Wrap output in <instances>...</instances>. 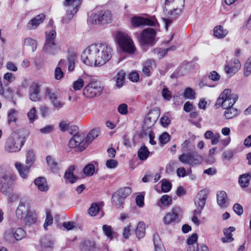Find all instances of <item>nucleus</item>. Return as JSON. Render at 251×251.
<instances>
[{"label": "nucleus", "instance_id": "f257e3e1", "mask_svg": "<svg viewBox=\"0 0 251 251\" xmlns=\"http://www.w3.org/2000/svg\"><path fill=\"white\" fill-rule=\"evenodd\" d=\"M112 52V49L106 44H94L84 50L81 58L87 65L101 66L111 59Z\"/></svg>", "mask_w": 251, "mask_h": 251}, {"label": "nucleus", "instance_id": "f03ea898", "mask_svg": "<svg viewBox=\"0 0 251 251\" xmlns=\"http://www.w3.org/2000/svg\"><path fill=\"white\" fill-rule=\"evenodd\" d=\"M184 4V0H166L164 3V12L166 18H162L165 23L166 29L181 13Z\"/></svg>", "mask_w": 251, "mask_h": 251}, {"label": "nucleus", "instance_id": "7ed1b4c3", "mask_svg": "<svg viewBox=\"0 0 251 251\" xmlns=\"http://www.w3.org/2000/svg\"><path fill=\"white\" fill-rule=\"evenodd\" d=\"M26 139L21 130L18 129L13 132L6 140L4 150L8 153L20 151L24 146Z\"/></svg>", "mask_w": 251, "mask_h": 251}, {"label": "nucleus", "instance_id": "20e7f679", "mask_svg": "<svg viewBox=\"0 0 251 251\" xmlns=\"http://www.w3.org/2000/svg\"><path fill=\"white\" fill-rule=\"evenodd\" d=\"M17 178L12 172L7 171L0 175V191L5 195H10L13 191L14 182Z\"/></svg>", "mask_w": 251, "mask_h": 251}, {"label": "nucleus", "instance_id": "39448f33", "mask_svg": "<svg viewBox=\"0 0 251 251\" xmlns=\"http://www.w3.org/2000/svg\"><path fill=\"white\" fill-rule=\"evenodd\" d=\"M112 14L108 10L95 11L89 17V22L94 25H105L111 23Z\"/></svg>", "mask_w": 251, "mask_h": 251}, {"label": "nucleus", "instance_id": "423d86ee", "mask_svg": "<svg viewBox=\"0 0 251 251\" xmlns=\"http://www.w3.org/2000/svg\"><path fill=\"white\" fill-rule=\"evenodd\" d=\"M207 198V192L206 190L200 191L195 199V204L197 209L194 211V216L192 217V221L197 225H200V221L197 215H200L205 206L206 200Z\"/></svg>", "mask_w": 251, "mask_h": 251}, {"label": "nucleus", "instance_id": "0eeeda50", "mask_svg": "<svg viewBox=\"0 0 251 251\" xmlns=\"http://www.w3.org/2000/svg\"><path fill=\"white\" fill-rule=\"evenodd\" d=\"M116 39L121 49L128 53L134 52L135 48L131 38L126 33L119 31L116 34Z\"/></svg>", "mask_w": 251, "mask_h": 251}, {"label": "nucleus", "instance_id": "6e6552de", "mask_svg": "<svg viewBox=\"0 0 251 251\" xmlns=\"http://www.w3.org/2000/svg\"><path fill=\"white\" fill-rule=\"evenodd\" d=\"M63 5L67 7L66 17L62 19L63 24L68 23L77 12L80 5L79 0H65Z\"/></svg>", "mask_w": 251, "mask_h": 251}, {"label": "nucleus", "instance_id": "1a4fd4ad", "mask_svg": "<svg viewBox=\"0 0 251 251\" xmlns=\"http://www.w3.org/2000/svg\"><path fill=\"white\" fill-rule=\"evenodd\" d=\"M178 159L183 164H188L190 166L198 165L201 162L202 158L197 151L183 152L179 156Z\"/></svg>", "mask_w": 251, "mask_h": 251}, {"label": "nucleus", "instance_id": "9d476101", "mask_svg": "<svg viewBox=\"0 0 251 251\" xmlns=\"http://www.w3.org/2000/svg\"><path fill=\"white\" fill-rule=\"evenodd\" d=\"M68 146L71 148H75L77 151H82L88 146L84 135L75 134L70 140Z\"/></svg>", "mask_w": 251, "mask_h": 251}, {"label": "nucleus", "instance_id": "9b49d317", "mask_svg": "<svg viewBox=\"0 0 251 251\" xmlns=\"http://www.w3.org/2000/svg\"><path fill=\"white\" fill-rule=\"evenodd\" d=\"M155 30L152 28H147L144 29L139 37V41L142 45L152 46L155 43Z\"/></svg>", "mask_w": 251, "mask_h": 251}, {"label": "nucleus", "instance_id": "f8f14e48", "mask_svg": "<svg viewBox=\"0 0 251 251\" xmlns=\"http://www.w3.org/2000/svg\"><path fill=\"white\" fill-rule=\"evenodd\" d=\"M102 89L97 81L90 82L86 86L83 91V94L87 98H91L100 96Z\"/></svg>", "mask_w": 251, "mask_h": 251}, {"label": "nucleus", "instance_id": "ddd939ff", "mask_svg": "<svg viewBox=\"0 0 251 251\" xmlns=\"http://www.w3.org/2000/svg\"><path fill=\"white\" fill-rule=\"evenodd\" d=\"M181 212V209L179 207H174L171 212L168 213L164 217V223L166 225L177 223L179 221V214Z\"/></svg>", "mask_w": 251, "mask_h": 251}, {"label": "nucleus", "instance_id": "4468645a", "mask_svg": "<svg viewBox=\"0 0 251 251\" xmlns=\"http://www.w3.org/2000/svg\"><path fill=\"white\" fill-rule=\"evenodd\" d=\"M47 95L54 108L58 110L64 106L65 103L60 100L57 93L53 92L49 89L47 90Z\"/></svg>", "mask_w": 251, "mask_h": 251}, {"label": "nucleus", "instance_id": "2eb2a0df", "mask_svg": "<svg viewBox=\"0 0 251 251\" xmlns=\"http://www.w3.org/2000/svg\"><path fill=\"white\" fill-rule=\"evenodd\" d=\"M132 25L134 27H139L142 25L154 26L155 22L150 19L140 17L139 16H134L131 19Z\"/></svg>", "mask_w": 251, "mask_h": 251}, {"label": "nucleus", "instance_id": "dca6fc26", "mask_svg": "<svg viewBox=\"0 0 251 251\" xmlns=\"http://www.w3.org/2000/svg\"><path fill=\"white\" fill-rule=\"evenodd\" d=\"M54 245V240L50 236H45L40 240L41 251H51Z\"/></svg>", "mask_w": 251, "mask_h": 251}, {"label": "nucleus", "instance_id": "f3484780", "mask_svg": "<svg viewBox=\"0 0 251 251\" xmlns=\"http://www.w3.org/2000/svg\"><path fill=\"white\" fill-rule=\"evenodd\" d=\"M159 117L156 111L150 112L144 119V127L150 128L153 126Z\"/></svg>", "mask_w": 251, "mask_h": 251}, {"label": "nucleus", "instance_id": "a211bd4d", "mask_svg": "<svg viewBox=\"0 0 251 251\" xmlns=\"http://www.w3.org/2000/svg\"><path fill=\"white\" fill-rule=\"evenodd\" d=\"M27 198H21L19 205L16 211V214L18 218L22 219L25 214V213L27 211L28 204L27 203Z\"/></svg>", "mask_w": 251, "mask_h": 251}, {"label": "nucleus", "instance_id": "6ab92c4d", "mask_svg": "<svg viewBox=\"0 0 251 251\" xmlns=\"http://www.w3.org/2000/svg\"><path fill=\"white\" fill-rule=\"evenodd\" d=\"M45 18V15L44 14H39L34 17L29 21L27 24V29L28 30H33L42 23Z\"/></svg>", "mask_w": 251, "mask_h": 251}, {"label": "nucleus", "instance_id": "aec40b11", "mask_svg": "<svg viewBox=\"0 0 251 251\" xmlns=\"http://www.w3.org/2000/svg\"><path fill=\"white\" fill-rule=\"evenodd\" d=\"M241 67V64L239 60L236 58H233L231 60V64L226 65L225 70L227 74H234L238 71Z\"/></svg>", "mask_w": 251, "mask_h": 251}, {"label": "nucleus", "instance_id": "412c9836", "mask_svg": "<svg viewBox=\"0 0 251 251\" xmlns=\"http://www.w3.org/2000/svg\"><path fill=\"white\" fill-rule=\"evenodd\" d=\"M15 167L17 170L20 176L26 179L28 177V174L29 173V171L30 167L28 165H25L24 166L21 163L19 162H17L15 163Z\"/></svg>", "mask_w": 251, "mask_h": 251}, {"label": "nucleus", "instance_id": "4be33fe9", "mask_svg": "<svg viewBox=\"0 0 251 251\" xmlns=\"http://www.w3.org/2000/svg\"><path fill=\"white\" fill-rule=\"evenodd\" d=\"M238 99V95L235 94H232L231 90L229 89V96L224 98V109L227 108L228 107H233Z\"/></svg>", "mask_w": 251, "mask_h": 251}, {"label": "nucleus", "instance_id": "5701e85b", "mask_svg": "<svg viewBox=\"0 0 251 251\" xmlns=\"http://www.w3.org/2000/svg\"><path fill=\"white\" fill-rule=\"evenodd\" d=\"M59 49V47L55 43H45L43 50L47 54L54 55L57 52Z\"/></svg>", "mask_w": 251, "mask_h": 251}, {"label": "nucleus", "instance_id": "b1692460", "mask_svg": "<svg viewBox=\"0 0 251 251\" xmlns=\"http://www.w3.org/2000/svg\"><path fill=\"white\" fill-rule=\"evenodd\" d=\"M34 183L41 191L46 192L49 189L46 179L43 177H39L36 178L34 180Z\"/></svg>", "mask_w": 251, "mask_h": 251}, {"label": "nucleus", "instance_id": "393cba45", "mask_svg": "<svg viewBox=\"0 0 251 251\" xmlns=\"http://www.w3.org/2000/svg\"><path fill=\"white\" fill-rule=\"evenodd\" d=\"M217 200L218 205L221 207L225 208L227 206V195L225 191H221L217 193Z\"/></svg>", "mask_w": 251, "mask_h": 251}, {"label": "nucleus", "instance_id": "a878e982", "mask_svg": "<svg viewBox=\"0 0 251 251\" xmlns=\"http://www.w3.org/2000/svg\"><path fill=\"white\" fill-rule=\"evenodd\" d=\"M235 230V228L233 226H230L227 228L224 229V234L225 237H222L221 240L223 243H230L233 240L232 232Z\"/></svg>", "mask_w": 251, "mask_h": 251}, {"label": "nucleus", "instance_id": "bb28decb", "mask_svg": "<svg viewBox=\"0 0 251 251\" xmlns=\"http://www.w3.org/2000/svg\"><path fill=\"white\" fill-rule=\"evenodd\" d=\"M124 201L125 199L121 197L116 192L112 195L111 198L112 204L116 208L122 207L124 204Z\"/></svg>", "mask_w": 251, "mask_h": 251}, {"label": "nucleus", "instance_id": "cd10ccee", "mask_svg": "<svg viewBox=\"0 0 251 251\" xmlns=\"http://www.w3.org/2000/svg\"><path fill=\"white\" fill-rule=\"evenodd\" d=\"M213 32L215 37L223 39L228 34V30L222 25H217L214 27Z\"/></svg>", "mask_w": 251, "mask_h": 251}, {"label": "nucleus", "instance_id": "c85d7f7f", "mask_svg": "<svg viewBox=\"0 0 251 251\" xmlns=\"http://www.w3.org/2000/svg\"><path fill=\"white\" fill-rule=\"evenodd\" d=\"M75 170V166H71L65 173V178L71 183H74L78 179V177L74 174Z\"/></svg>", "mask_w": 251, "mask_h": 251}, {"label": "nucleus", "instance_id": "c756f323", "mask_svg": "<svg viewBox=\"0 0 251 251\" xmlns=\"http://www.w3.org/2000/svg\"><path fill=\"white\" fill-rule=\"evenodd\" d=\"M29 93L31 100L37 101L39 100V88L37 84H33L29 87Z\"/></svg>", "mask_w": 251, "mask_h": 251}, {"label": "nucleus", "instance_id": "7c9ffc66", "mask_svg": "<svg viewBox=\"0 0 251 251\" xmlns=\"http://www.w3.org/2000/svg\"><path fill=\"white\" fill-rule=\"evenodd\" d=\"M224 116L226 119L229 120L234 118L237 117L239 112L237 109L234 108L233 107H228L227 108L225 109Z\"/></svg>", "mask_w": 251, "mask_h": 251}, {"label": "nucleus", "instance_id": "2f4dec72", "mask_svg": "<svg viewBox=\"0 0 251 251\" xmlns=\"http://www.w3.org/2000/svg\"><path fill=\"white\" fill-rule=\"evenodd\" d=\"M251 176L250 173H246L241 175L239 178V184L242 188L247 187L250 183Z\"/></svg>", "mask_w": 251, "mask_h": 251}, {"label": "nucleus", "instance_id": "473e14b6", "mask_svg": "<svg viewBox=\"0 0 251 251\" xmlns=\"http://www.w3.org/2000/svg\"><path fill=\"white\" fill-rule=\"evenodd\" d=\"M3 239L8 243L14 244L16 242L12 228H9L5 231L3 234Z\"/></svg>", "mask_w": 251, "mask_h": 251}, {"label": "nucleus", "instance_id": "72a5a7b5", "mask_svg": "<svg viewBox=\"0 0 251 251\" xmlns=\"http://www.w3.org/2000/svg\"><path fill=\"white\" fill-rule=\"evenodd\" d=\"M24 223L26 225L34 224L36 221V214L35 212L31 211L27 212L26 215L24 218Z\"/></svg>", "mask_w": 251, "mask_h": 251}, {"label": "nucleus", "instance_id": "f704fd0d", "mask_svg": "<svg viewBox=\"0 0 251 251\" xmlns=\"http://www.w3.org/2000/svg\"><path fill=\"white\" fill-rule=\"evenodd\" d=\"M136 237L140 239L143 238L145 235V225L143 222H139L135 231Z\"/></svg>", "mask_w": 251, "mask_h": 251}, {"label": "nucleus", "instance_id": "c9c22d12", "mask_svg": "<svg viewBox=\"0 0 251 251\" xmlns=\"http://www.w3.org/2000/svg\"><path fill=\"white\" fill-rule=\"evenodd\" d=\"M138 157L140 160H146L149 156L150 151L145 145L142 146L138 151Z\"/></svg>", "mask_w": 251, "mask_h": 251}, {"label": "nucleus", "instance_id": "e433bc0d", "mask_svg": "<svg viewBox=\"0 0 251 251\" xmlns=\"http://www.w3.org/2000/svg\"><path fill=\"white\" fill-rule=\"evenodd\" d=\"M64 65L65 60H60L58 62V65L59 67H56L54 71V77L56 79L60 80L63 76L64 73L61 68L63 67Z\"/></svg>", "mask_w": 251, "mask_h": 251}, {"label": "nucleus", "instance_id": "4c0bfd02", "mask_svg": "<svg viewBox=\"0 0 251 251\" xmlns=\"http://www.w3.org/2000/svg\"><path fill=\"white\" fill-rule=\"evenodd\" d=\"M229 94V89H225L220 95L218 99L217 100L215 103V106L218 108L222 106L224 109V98L227 97Z\"/></svg>", "mask_w": 251, "mask_h": 251}, {"label": "nucleus", "instance_id": "58836bf2", "mask_svg": "<svg viewBox=\"0 0 251 251\" xmlns=\"http://www.w3.org/2000/svg\"><path fill=\"white\" fill-rule=\"evenodd\" d=\"M46 162L48 165L53 172H56L58 170V164L51 155L46 157Z\"/></svg>", "mask_w": 251, "mask_h": 251}, {"label": "nucleus", "instance_id": "ea45409f", "mask_svg": "<svg viewBox=\"0 0 251 251\" xmlns=\"http://www.w3.org/2000/svg\"><path fill=\"white\" fill-rule=\"evenodd\" d=\"M36 157L34 151L32 150H28L26 151L25 164L26 165L31 167L35 161Z\"/></svg>", "mask_w": 251, "mask_h": 251}, {"label": "nucleus", "instance_id": "a19ab883", "mask_svg": "<svg viewBox=\"0 0 251 251\" xmlns=\"http://www.w3.org/2000/svg\"><path fill=\"white\" fill-rule=\"evenodd\" d=\"M153 241L155 249V251H165V249L161 242L159 235L157 234H154L153 236Z\"/></svg>", "mask_w": 251, "mask_h": 251}, {"label": "nucleus", "instance_id": "79ce46f5", "mask_svg": "<svg viewBox=\"0 0 251 251\" xmlns=\"http://www.w3.org/2000/svg\"><path fill=\"white\" fill-rule=\"evenodd\" d=\"M12 229L13 230L16 242L21 240L25 237L26 232L22 228L18 227Z\"/></svg>", "mask_w": 251, "mask_h": 251}, {"label": "nucleus", "instance_id": "37998d69", "mask_svg": "<svg viewBox=\"0 0 251 251\" xmlns=\"http://www.w3.org/2000/svg\"><path fill=\"white\" fill-rule=\"evenodd\" d=\"M102 231L108 239L112 240L114 238L115 232L113 231L111 226L107 225H104L102 227Z\"/></svg>", "mask_w": 251, "mask_h": 251}, {"label": "nucleus", "instance_id": "c03bdc74", "mask_svg": "<svg viewBox=\"0 0 251 251\" xmlns=\"http://www.w3.org/2000/svg\"><path fill=\"white\" fill-rule=\"evenodd\" d=\"M121 197L125 199L129 196L132 193L131 188L129 187H124L121 188L116 191Z\"/></svg>", "mask_w": 251, "mask_h": 251}, {"label": "nucleus", "instance_id": "a18cd8bd", "mask_svg": "<svg viewBox=\"0 0 251 251\" xmlns=\"http://www.w3.org/2000/svg\"><path fill=\"white\" fill-rule=\"evenodd\" d=\"M75 57L73 54L68 56L67 58V62L65 61V66L68 65V70L69 72H72L75 68Z\"/></svg>", "mask_w": 251, "mask_h": 251}, {"label": "nucleus", "instance_id": "49530a36", "mask_svg": "<svg viewBox=\"0 0 251 251\" xmlns=\"http://www.w3.org/2000/svg\"><path fill=\"white\" fill-rule=\"evenodd\" d=\"M172 201V199L169 195H164L160 198L158 205L160 207L162 206H169L171 204Z\"/></svg>", "mask_w": 251, "mask_h": 251}, {"label": "nucleus", "instance_id": "de8ad7c7", "mask_svg": "<svg viewBox=\"0 0 251 251\" xmlns=\"http://www.w3.org/2000/svg\"><path fill=\"white\" fill-rule=\"evenodd\" d=\"M99 133V129L96 128L91 130L89 132L86 137L85 138V140L88 145H89L95 138L98 136Z\"/></svg>", "mask_w": 251, "mask_h": 251}, {"label": "nucleus", "instance_id": "09e8293b", "mask_svg": "<svg viewBox=\"0 0 251 251\" xmlns=\"http://www.w3.org/2000/svg\"><path fill=\"white\" fill-rule=\"evenodd\" d=\"M183 96L185 99L194 100L196 98V93L192 88L187 87L184 91Z\"/></svg>", "mask_w": 251, "mask_h": 251}, {"label": "nucleus", "instance_id": "8fccbe9b", "mask_svg": "<svg viewBox=\"0 0 251 251\" xmlns=\"http://www.w3.org/2000/svg\"><path fill=\"white\" fill-rule=\"evenodd\" d=\"M195 147L194 144L191 142L190 139L186 140L181 144V149L183 152H187L192 150Z\"/></svg>", "mask_w": 251, "mask_h": 251}, {"label": "nucleus", "instance_id": "3c124183", "mask_svg": "<svg viewBox=\"0 0 251 251\" xmlns=\"http://www.w3.org/2000/svg\"><path fill=\"white\" fill-rule=\"evenodd\" d=\"M56 33L54 30H51L49 32H46L45 43H53L55 42Z\"/></svg>", "mask_w": 251, "mask_h": 251}, {"label": "nucleus", "instance_id": "603ef678", "mask_svg": "<svg viewBox=\"0 0 251 251\" xmlns=\"http://www.w3.org/2000/svg\"><path fill=\"white\" fill-rule=\"evenodd\" d=\"M244 75L248 76L251 74V55L246 60L244 66Z\"/></svg>", "mask_w": 251, "mask_h": 251}, {"label": "nucleus", "instance_id": "864d4df0", "mask_svg": "<svg viewBox=\"0 0 251 251\" xmlns=\"http://www.w3.org/2000/svg\"><path fill=\"white\" fill-rule=\"evenodd\" d=\"M18 111L14 109H10L8 113L7 123L9 125L12 122H16L17 119Z\"/></svg>", "mask_w": 251, "mask_h": 251}, {"label": "nucleus", "instance_id": "5fc2aeb1", "mask_svg": "<svg viewBox=\"0 0 251 251\" xmlns=\"http://www.w3.org/2000/svg\"><path fill=\"white\" fill-rule=\"evenodd\" d=\"M24 44L25 46L30 47L33 52H34L37 48L36 41L30 38H25L24 40Z\"/></svg>", "mask_w": 251, "mask_h": 251}, {"label": "nucleus", "instance_id": "6e6d98bb", "mask_svg": "<svg viewBox=\"0 0 251 251\" xmlns=\"http://www.w3.org/2000/svg\"><path fill=\"white\" fill-rule=\"evenodd\" d=\"M125 73L123 70L119 72L117 75L116 85L120 88L123 85V81L125 77Z\"/></svg>", "mask_w": 251, "mask_h": 251}, {"label": "nucleus", "instance_id": "4d7b16f0", "mask_svg": "<svg viewBox=\"0 0 251 251\" xmlns=\"http://www.w3.org/2000/svg\"><path fill=\"white\" fill-rule=\"evenodd\" d=\"M0 95L4 96L5 97L10 99L12 98V90L10 88L6 89L5 92H4V88L2 83L1 78H0Z\"/></svg>", "mask_w": 251, "mask_h": 251}, {"label": "nucleus", "instance_id": "13d9d810", "mask_svg": "<svg viewBox=\"0 0 251 251\" xmlns=\"http://www.w3.org/2000/svg\"><path fill=\"white\" fill-rule=\"evenodd\" d=\"M95 247V243L94 241L86 240L84 242L82 249L84 251H90Z\"/></svg>", "mask_w": 251, "mask_h": 251}, {"label": "nucleus", "instance_id": "bf43d9fd", "mask_svg": "<svg viewBox=\"0 0 251 251\" xmlns=\"http://www.w3.org/2000/svg\"><path fill=\"white\" fill-rule=\"evenodd\" d=\"M100 211L99 205L96 203L92 204L91 207L88 210V213L91 216H95Z\"/></svg>", "mask_w": 251, "mask_h": 251}, {"label": "nucleus", "instance_id": "052dcab7", "mask_svg": "<svg viewBox=\"0 0 251 251\" xmlns=\"http://www.w3.org/2000/svg\"><path fill=\"white\" fill-rule=\"evenodd\" d=\"M95 169V166L93 164H89L84 168L83 172L86 176H91L94 173Z\"/></svg>", "mask_w": 251, "mask_h": 251}, {"label": "nucleus", "instance_id": "680f3d73", "mask_svg": "<svg viewBox=\"0 0 251 251\" xmlns=\"http://www.w3.org/2000/svg\"><path fill=\"white\" fill-rule=\"evenodd\" d=\"M170 140V136L166 132H163L159 137V141L161 145L167 144Z\"/></svg>", "mask_w": 251, "mask_h": 251}, {"label": "nucleus", "instance_id": "e2e57ef3", "mask_svg": "<svg viewBox=\"0 0 251 251\" xmlns=\"http://www.w3.org/2000/svg\"><path fill=\"white\" fill-rule=\"evenodd\" d=\"M8 198V200L10 202H15L18 200H19V202L20 201V199L21 198H26L25 197L22 196L20 194L17 193H11Z\"/></svg>", "mask_w": 251, "mask_h": 251}, {"label": "nucleus", "instance_id": "0e129e2a", "mask_svg": "<svg viewBox=\"0 0 251 251\" xmlns=\"http://www.w3.org/2000/svg\"><path fill=\"white\" fill-rule=\"evenodd\" d=\"M172 188V184L167 180H163L162 185H161V189L162 191L164 193H167L169 192Z\"/></svg>", "mask_w": 251, "mask_h": 251}, {"label": "nucleus", "instance_id": "69168bd1", "mask_svg": "<svg viewBox=\"0 0 251 251\" xmlns=\"http://www.w3.org/2000/svg\"><path fill=\"white\" fill-rule=\"evenodd\" d=\"M131 227L130 224L126 226L123 228V236L125 239H128L131 234Z\"/></svg>", "mask_w": 251, "mask_h": 251}, {"label": "nucleus", "instance_id": "338daca9", "mask_svg": "<svg viewBox=\"0 0 251 251\" xmlns=\"http://www.w3.org/2000/svg\"><path fill=\"white\" fill-rule=\"evenodd\" d=\"M84 85V81L79 78L73 83V88L75 90H79Z\"/></svg>", "mask_w": 251, "mask_h": 251}, {"label": "nucleus", "instance_id": "774afa93", "mask_svg": "<svg viewBox=\"0 0 251 251\" xmlns=\"http://www.w3.org/2000/svg\"><path fill=\"white\" fill-rule=\"evenodd\" d=\"M198 235L194 233L191 236L189 237L187 240V243L189 246H194V244L197 241Z\"/></svg>", "mask_w": 251, "mask_h": 251}]
</instances>
